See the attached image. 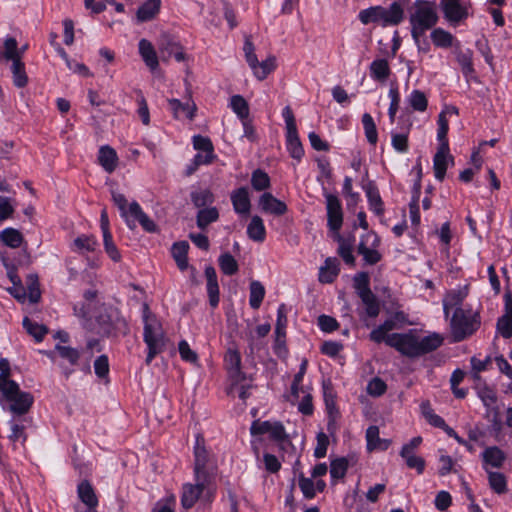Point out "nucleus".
<instances>
[{
  "mask_svg": "<svg viewBox=\"0 0 512 512\" xmlns=\"http://www.w3.org/2000/svg\"><path fill=\"white\" fill-rule=\"evenodd\" d=\"M143 322V340L148 348L146 363L150 364L158 354L164 351L166 337L161 322L150 312L146 304L143 306Z\"/></svg>",
  "mask_w": 512,
  "mask_h": 512,
  "instance_id": "f257e3e1",
  "label": "nucleus"
},
{
  "mask_svg": "<svg viewBox=\"0 0 512 512\" xmlns=\"http://www.w3.org/2000/svg\"><path fill=\"white\" fill-rule=\"evenodd\" d=\"M112 199L130 229H134L136 222H138L145 231L150 233L156 232V224L148 217L136 201L131 202L128 206L125 196L116 192L112 193Z\"/></svg>",
  "mask_w": 512,
  "mask_h": 512,
  "instance_id": "f03ea898",
  "label": "nucleus"
},
{
  "mask_svg": "<svg viewBox=\"0 0 512 512\" xmlns=\"http://www.w3.org/2000/svg\"><path fill=\"white\" fill-rule=\"evenodd\" d=\"M404 9L398 2H393L389 7L373 6L362 10L359 19L363 24L371 22L382 26H395L402 22Z\"/></svg>",
  "mask_w": 512,
  "mask_h": 512,
  "instance_id": "7ed1b4c3",
  "label": "nucleus"
},
{
  "mask_svg": "<svg viewBox=\"0 0 512 512\" xmlns=\"http://www.w3.org/2000/svg\"><path fill=\"white\" fill-rule=\"evenodd\" d=\"M411 25V35L415 43L418 44L420 38L434 27L438 21V15L435 7L428 2H418L414 11L409 17Z\"/></svg>",
  "mask_w": 512,
  "mask_h": 512,
  "instance_id": "20e7f679",
  "label": "nucleus"
},
{
  "mask_svg": "<svg viewBox=\"0 0 512 512\" xmlns=\"http://www.w3.org/2000/svg\"><path fill=\"white\" fill-rule=\"evenodd\" d=\"M0 392L10 402L9 410L13 414L23 415L29 411L33 404V396L20 390L19 385L13 380H6L0 376Z\"/></svg>",
  "mask_w": 512,
  "mask_h": 512,
  "instance_id": "39448f33",
  "label": "nucleus"
},
{
  "mask_svg": "<svg viewBox=\"0 0 512 512\" xmlns=\"http://www.w3.org/2000/svg\"><path fill=\"white\" fill-rule=\"evenodd\" d=\"M213 496L214 488L210 485L208 475L195 474V484L183 485L181 504L185 509H190L200 498L205 502H211Z\"/></svg>",
  "mask_w": 512,
  "mask_h": 512,
  "instance_id": "423d86ee",
  "label": "nucleus"
},
{
  "mask_svg": "<svg viewBox=\"0 0 512 512\" xmlns=\"http://www.w3.org/2000/svg\"><path fill=\"white\" fill-rule=\"evenodd\" d=\"M480 326V318L476 311L470 308H457L451 318V328L454 339L461 341L473 334Z\"/></svg>",
  "mask_w": 512,
  "mask_h": 512,
  "instance_id": "0eeeda50",
  "label": "nucleus"
},
{
  "mask_svg": "<svg viewBox=\"0 0 512 512\" xmlns=\"http://www.w3.org/2000/svg\"><path fill=\"white\" fill-rule=\"evenodd\" d=\"M282 116L286 125V146L292 158L300 160L304 149L298 136L296 120L290 106L283 108Z\"/></svg>",
  "mask_w": 512,
  "mask_h": 512,
  "instance_id": "6e6552de",
  "label": "nucleus"
},
{
  "mask_svg": "<svg viewBox=\"0 0 512 512\" xmlns=\"http://www.w3.org/2000/svg\"><path fill=\"white\" fill-rule=\"evenodd\" d=\"M387 345L395 348L402 355L407 357H419L418 334L416 330H409L406 333H393L387 339Z\"/></svg>",
  "mask_w": 512,
  "mask_h": 512,
  "instance_id": "1a4fd4ad",
  "label": "nucleus"
},
{
  "mask_svg": "<svg viewBox=\"0 0 512 512\" xmlns=\"http://www.w3.org/2000/svg\"><path fill=\"white\" fill-rule=\"evenodd\" d=\"M380 246V238L372 231L364 234L358 244V253L363 257V260L368 265H374L378 263L382 255L378 251Z\"/></svg>",
  "mask_w": 512,
  "mask_h": 512,
  "instance_id": "9d476101",
  "label": "nucleus"
},
{
  "mask_svg": "<svg viewBox=\"0 0 512 512\" xmlns=\"http://www.w3.org/2000/svg\"><path fill=\"white\" fill-rule=\"evenodd\" d=\"M326 210H327V225L334 231L338 232L343 223L342 205L337 196L325 193Z\"/></svg>",
  "mask_w": 512,
  "mask_h": 512,
  "instance_id": "9b49d317",
  "label": "nucleus"
},
{
  "mask_svg": "<svg viewBox=\"0 0 512 512\" xmlns=\"http://www.w3.org/2000/svg\"><path fill=\"white\" fill-rule=\"evenodd\" d=\"M252 435L267 434L275 441H284L287 438L285 429L280 422L254 421L250 428Z\"/></svg>",
  "mask_w": 512,
  "mask_h": 512,
  "instance_id": "f8f14e48",
  "label": "nucleus"
},
{
  "mask_svg": "<svg viewBox=\"0 0 512 512\" xmlns=\"http://www.w3.org/2000/svg\"><path fill=\"white\" fill-rule=\"evenodd\" d=\"M158 49L163 61L174 57L176 61L181 62L186 58L183 47L174 38L166 34L161 36Z\"/></svg>",
  "mask_w": 512,
  "mask_h": 512,
  "instance_id": "ddd939ff",
  "label": "nucleus"
},
{
  "mask_svg": "<svg viewBox=\"0 0 512 512\" xmlns=\"http://www.w3.org/2000/svg\"><path fill=\"white\" fill-rule=\"evenodd\" d=\"M323 397L328 415L327 427L329 431H334L340 414L336 406V395L330 383H323Z\"/></svg>",
  "mask_w": 512,
  "mask_h": 512,
  "instance_id": "4468645a",
  "label": "nucleus"
},
{
  "mask_svg": "<svg viewBox=\"0 0 512 512\" xmlns=\"http://www.w3.org/2000/svg\"><path fill=\"white\" fill-rule=\"evenodd\" d=\"M454 165V157L449 149L438 148L433 158V170L435 178L443 181L449 166Z\"/></svg>",
  "mask_w": 512,
  "mask_h": 512,
  "instance_id": "2eb2a0df",
  "label": "nucleus"
},
{
  "mask_svg": "<svg viewBox=\"0 0 512 512\" xmlns=\"http://www.w3.org/2000/svg\"><path fill=\"white\" fill-rule=\"evenodd\" d=\"M469 288L468 285H464L462 287H458L449 291L444 299H443V310L446 317L449 315L451 310H456L457 308H463L461 305L464 299L468 296Z\"/></svg>",
  "mask_w": 512,
  "mask_h": 512,
  "instance_id": "dca6fc26",
  "label": "nucleus"
},
{
  "mask_svg": "<svg viewBox=\"0 0 512 512\" xmlns=\"http://www.w3.org/2000/svg\"><path fill=\"white\" fill-rule=\"evenodd\" d=\"M443 11L450 23L457 24L467 18L469 5L466 2H444Z\"/></svg>",
  "mask_w": 512,
  "mask_h": 512,
  "instance_id": "f3484780",
  "label": "nucleus"
},
{
  "mask_svg": "<svg viewBox=\"0 0 512 512\" xmlns=\"http://www.w3.org/2000/svg\"><path fill=\"white\" fill-rule=\"evenodd\" d=\"M259 206L263 212L277 216L283 215L287 211L286 204L268 192L261 195L259 199Z\"/></svg>",
  "mask_w": 512,
  "mask_h": 512,
  "instance_id": "a211bd4d",
  "label": "nucleus"
},
{
  "mask_svg": "<svg viewBox=\"0 0 512 512\" xmlns=\"http://www.w3.org/2000/svg\"><path fill=\"white\" fill-rule=\"evenodd\" d=\"M139 54L142 57L146 66L155 71L159 66V60L156 50L152 43L147 39H141L138 44Z\"/></svg>",
  "mask_w": 512,
  "mask_h": 512,
  "instance_id": "6ab92c4d",
  "label": "nucleus"
},
{
  "mask_svg": "<svg viewBox=\"0 0 512 512\" xmlns=\"http://www.w3.org/2000/svg\"><path fill=\"white\" fill-rule=\"evenodd\" d=\"M231 201L236 213L248 215L251 209L250 197L247 188L241 187L231 193Z\"/></svg>",
  "mask_w": 512,
  "mask_h": 512,
  "instance_id": "aec40b11",
  "label": "nucleus"
},
{
  "mask_svg": "<svg viewBox=\"0 0 512 512\" xmlns=\"http://www.w3.org/2000/svg\"><path fill=\"white\" fill-rule=\"evenodd\" d=\"M99 323L107 333H110L112 329H127L125 320L119 317L118 312L113 309H111L106 315H100Z\"/></svg>",
  "mask_w": 512,
  "mask_h": 512,
  "instance_id": "412c9836",
  "label": "nucleus"
},
{
  "mask_svg": "<svg viewBox=\"0 0 512 512\" xmlns=\"http://www.w3.org/2000/svg\"><path fill=\"white\" fill-rule=\"evenodd\" d=\"M205 277L207 280V293L209 297V303L212 307H216L219 303V286L214 267L207 266L205 268Z\"/></svg>",
  "mask_w": 512,
  "mask_h": 512,
  "instance_id": "4be33fe9",
  "label": "nucleus"
},
{
  "mask_svg": "<svg viewBox=\"0 0 512 512\" xmlns=\"http://www.w3.org/2000/svg\"><path fill=\"white\" fill-rule=\"evenodd\" d=\"M446 113H454L457 114L458 111L455 107L447 108L445 111H442L438 116V131H437V140L439 142L438 148L449 149V143L447 139V133L449 129L448 120L446 119Z\"/></svg>",
  "mask_w": 512,
  "mask_h": 512,
  "instance_id": "5701e85b",
  "label": "nucleus"
},
{
  "mask_svg": "<svg viewBox=\"0 0 512 512\" xmlns=\"http://www.w3.org/2000/svg\"><path fill=\"white\" fill-rule=\"evenodd\" d=\"M298 484L304 497L307 499L314 498L317 491L322 492L326 487L323 480L314 482L311 478H307L303 474L299 476Z\"/></svg>",
  "mask_w": 512,
  "mask_h": 512,
  "instance_id": "b1692460",
  "label": "nucleus"
},
{
  "mask_svg": "<svg viewBox=\"0 0 512 512\" xmlns=\"http://www.w3.org/2000/svg\"><path fill=\"white\" fill-rule=\"evenodd\" d=\"M98 161L106 172H114L118 165L116 151L110 146H102L99 149Z\"/></svg>",
  "mask_w": 512,
  "mask_h": 512,
  "instance_id": "393cba45",
  "label": "nucleus"
},
{
  "mask_svg": "<svg viewBox=\"0 0 512 512\" xmlns=\"http://www.w3.org/2000/svg\"><path fill=\"white\" fill-rule=\"evenodd\" d=\"M482 457L486 471H489L488 466L500 468L506 459L505 453L496 446L486 448Z\"/></svg>",
  "mask_w": 512,
  "mask_h": 512,
  "instance_id": "a878e982",
  "label": "nucleus"
},
{
  "mask_svg": "<svg viewBox=\"0 0 512 512\" xmlns=\"http://www.w3.org/2000/svg\"><path fill=\"white\" fill-rule=\"evenodd\" d=\"M339 273V262L336 258H327L319 269V281L332 283Z\"/></svg>",
  "mask_w": 512,
  "mask_h": 512,
  "instance_id": "bb28decb",
  "label": "nucleus"
},
{
  "mask_svg": "<svg viewBox=\"0 0 512 512\" xmlns=\"http://www.w3.org/2000/svg\"><path fill=\"white\" fill-rule=\"evenodd\" d=\"M443 340V337L438 333H431L428 336L422 338L418 336L419 356L436 350L442 345Z\"/></svg>",
  "mask_w": 512,
  "mask_h": 512,
  "instance_id": "cd10ccee",
  "label": "nucleus"
},
{
  "mask_svg": "<svg viewBox=\"0 0 512 512\" xmlns=\"http://www.w3.org/2000/svg\"><path fill=\"white\" fill-rule=\"evenodd\" d=\"M394 329H400L398 325L394 322L392 317L385 320L383 324L375 328L370 333V339L376 343L385 342L387 344V339L391 334L390 331Z\"/></svg>",
  "mask_w": 512,
  "mask_h": 512,
  "instance_id": "c85d7f7f",
  "label": "nucleus"
},
{
  "mask_svg": "<svg viewBox=\"0 0 512 512\" xmlns=\"http://www.w3.org/2000/svg\"><path fill=\"white\" fill-rule=\"evenodd\" d=\"M253 71L254 76L262 81L266 79V77L275 70L276 68V58L274 56H269L267 59L259 62L258 59L255 62L254 66H249Z\"/></svg>",
  "mask_w": 512,
  "mask_h": 512,
  "instance_id": "c756f323",
  "label": "nucleus"
},
{
  "mask_svg": "<svg viewBox=\"0 0 512 512\" xmlns=\"http://www.w3.org/2000/svg\"><path fill=\"white\" fill-rule=\"evenodd\" d=\"M364 191L368 198L370 210L378 216L382 215L384 212L383 202L377 187L373 183H369L364 186Z\"/></svg>",
  "mask_w": 512,
  "mask_h": 512,
  "instance_id": "7c9ffc66",
  "label": "nucleus"
},
{
  "mask_svg": "<svg viewBox=\"0 0 512 512\" xmlns=\"http://www.w3.org/2000/svg\"><path fill=\"white\" fill-rule=\"evenodd\" d=\"M78 497L80 500L89 508L94 509L98 505V499L92 488L91 484L88 481H82L78 485Z\"/></svg>",
  "mask_w": 512,
  "mask_h": 512,
  "instance_id": "2f4dec72",
  "label": "nucleus"
},
{
  "mask_svg": "<svg viewBox=\"0 0 512 512\" xmlns=\"http://www.w3.org/2000/svg\"><path fill=\"white\" fill-rule=\"evenodd\" d=\"M169 105L175 118L193 119L196 105L193 102L181 103L178 99H170Z\"/></svg>",
  "mask_w": 512,
  "mask_h": 512,
  "instance_id": "473e14b6",
  "label": "nucleus"
},
{
  "mask_svg": "<svg viewBox=\"0 0 512 512\" xmlns=\"http://www.w3.org/2000/svg\"><path fill=\"white\" fill-rule=\"evenodd\" d=\"M248 237L255 242H263L266 238V229L263 220L255 215L251 218L247 227Z\"/></svg>",
  "mask_w": 512,
  "mask_h": 512,
  "instance_id": "72a5a7b5",
  "label": "nucleus"
},
{
  "mask_svg": "<svg viewBox=\"0 0 512 512\" xmlns=\"http://www.w3.org/2000/svg\"><path fill=\"white\" fill-rule=\"evenodd\" d=\"M160 11V2H143L136 11V20L146 22L152 20Z\"/></svg>",
  "mask_w": 512,
  "mask_h": 512,
  "instance_id": "f704fd0d",
  "label": "nucleus"
},
{
  "mask_svg": "<svg viewBox=\"0 0 512 512\" xmlns=\"http://www.w3.org/2000/svg\"><path fill=\"white\" fill-rule=\"evenodd\" d=\"M225 365L232 377H237L241 372V356L237 349L229 348L225 354Z\"/></svg>",
  "mask_w": 512,
  "mask_h": 512,
  "instance_id": "c9c22d12",
  "label": "nucleus"
},
{
  "mask_svg": "<svg viewBox=\"0 0 512 512\" xmlns=\"http://www.w3.org/2000/svg\"><path fill=\"white\" fill-rule=\"evenodd\" d=\"M97 244V240L94 236L83 234L74 239L72 249L77 253L84 254L93 252Z\"/></svg>",
  "mask_w": 512,
  "mask_h": 512,
  "instance_id": "e433bc0d",
  "label": "nucleus"
},
{
  "mask_svg": "<svg viewBox=\"0 0 512 512\" xmlns=\"http://www.w3.org/2000/svg\"><path fill=\"white\" fill-rule=\"evenodd\" d=\"M189 245L187 242L174 243L171 249L172 256L180 270H185L188 267L187 253Z\"/></svg>",
  "mask_w": 512,
  "mask_h": 512,
  "instance_id": "4c0bfd02",
  "label": "nucleus"
},
{
  "mask_svg": "<svg viewBox=\"0 0 512 512\" xmlns=\"http://www.w3.org/2000/svg\"><path fill=\"white\" fill-rule=\"evenodd\" d=\"M201 441H203V439H200L199 437H197L196 445H195V449H194L195 474L200 475V476L207 475L205 467H206V463L208 460L207 452H206L204 446H202Z\"/></svg>",
  "mask_w": 512,
  "mask_h": 512,
  "instance_id": "58836bf2",
  "label": "nucleus"
},
{
  "mask_svg": "<svg viewBox=\"0 0 512 512\" xmlns=\"http://www.w3.org/2000/svg\"><path fill=\"white\" fill-rule=\"evenodd\" d=\"M505 308V314L497 320L496 329L498 334L508 339L512 337V308H509V304Z\"/></svg>",
  "mask_w": 512,
  "mask_h": 512,
  "instance_id": "ea45409f",
  "label": "nucleus"
},
{
  "mask_svg": "<svg viewBox=\"0 0 512 512\" xmlns=\"http://www.w3.org/2000/svg\"><path fill=\"white\" fill-rule=\"evenodd\" d=\"M360 298L365 305V311L368 316L376 317L380 312L379 304L369 287H364L360 293Z\"/></svg>",
  "mask_w": 512,
  "mask_h": 512,
  "instance_id": "a19ab883",
  "label": "nucleus"
},
{
  "mask_svg": "<svg viewBox=\"0 0 512 512\" xmlns=\"http://www.w3.org/2000/svg\"><path fill=\"white\" fill-rule=\"evenodd\" d=\"M370 75L377 81H385L390 75V67L386 59H376L370 64Z\"/></svg>",
  "mask_w": 512,
  "mask_h": 512,
  "instance_id": "79ce46f5",
  "label": "nucleus"
},
{
  "mask_svg": "<svg viewBox=\"0 0 512 512\" xmlns=\"http://www.w3.org/2000/svg\"><path fill=\"white\" fill-rule=\"evenodd\" d=\"M430 37L433 44L440 48H450L454 42V36L442 28L434 29Z\"/></svg>",
  "mask_w": 512,
  "mask_h": 512,
  "instance_id": "37998d69",
  "label": "nucleus"
},
{
  "mask_svg": "<svg viewBox=\"0 0 512 512\" xmlns=\"http://www.w3.org/2000/svg\"><path fill=\"white\" fill-rule=\"evenodd\" d=\"M11 72H12L13 83L16 87L23 88L27 85L28 77L25 72V64L23 63V61L21 59L12 62Z\"/></svg>",
  "mask_w": 512,
  "mask_h": 512,
  "instance_id": "c03bdc74",
  "label": "nucleus"
},
{
  "mask_svg": "<svg viewBox=\"0 0 512 512\" xmlns=\"http://www.w3.org/2000/svg\"><path fill=\"white\" fill-rule=\"evenodd\" d=\"M366 440L368 450L386 449L388 443L379 437V428L377 426H369L366 430Z\"/></svg>",
  "mask_w": 512,
  "mask_h": 512,
  "instance_id": "a18cd8bd",
  "label": "nucleus"
},
{
  "mask_svg": "<svg viewBox=\"0 0 512 512\" xmlns=\"http://www.w3.org/2000/svg\"><path fill=\"white\" fill-rule=\"evenodd\" d=\"M265 288L261 282L253 280L250 283L249 304L253 309H258L264 299Z\"/></svg>",
  "mask_w": 512,
  "mask_h": 512,
  "instance_id": "49530a36",
  "label": "nucleus"
},
{
  "mask_svg": "<svg viewBox=\"0 0 512 512\" xmlns=\"http://www.w3.org/2000/svg\"><path fill=\"white\" fill-rule=\"evenodd\" d=\"M409 106L418 112H424L428 106V100L424 92L420 90H413L407 97Z\"/></svg>",
  "mask_w": 512,
  "mask_h": 512,
  "instance_id": "de8ad7c7",
  "label": "nucleus"
},
{
  "mask_svg": "<svg viewBox=\"0 0 512 512\" xmlns=\"http://www.w3.org/2000/svg\"><path fill=\"white\" fill-rule=\"evenodd\" d=\"M1 57L6 61H17L21 59V53L18 49V43L15 38L7 37L4 41V51Z\"/></svg>",
  "mask_w": 512,
  "mask_h": 512,
  "instance_id": "09e8293b",
  "label": "nucleus"
},
{
  "mask_svg": "<svg viewBox=\"0 0 512 512\" xmlns=\"http://www.w3.org/2000/svg\"><path fill=\"white\" fill-rule=\"evenodd\" d=\"M0 239L5 245L11 248H18L23 242L22 234L13 228H7L3 230L0 233Z\"/></svg>",
  "mask_w": 512,
  "mask_h": 512,
  "instance_id": "8fccbe9b",
  "label": "nucleus"
},
{
  "mask_svg": "<svg viewBox=\"0 0 512 512\" xmlns=\"http://www.w3.org/2000/svg\"><path fill=\"white\" fill-rule=\"evenodd\" d=\"M230 107L237 116L246 120L249 116V106L247 101L241 95H234L230 99Z\"/></svg>",
  "mask_w": 512,
  "mask_h": 512,
  "instance_id": "3c124183",
  "label": "nucleus"
},
{
  "mask_svg": "<svg viewBox=\"0 0 512 512\" xmlns=\"http://www.w3.org/2000/svg\"><path fill=\"white\" fill-rule=\"evenodd\" d=\"M362 124L365 131L367 141L375 145L378 141V133L375 122L369 113H364L362 116Z\"/></svg>",
  "mask_w": 512,
  "mask_h": 512,
  "instance_id": "603ef678",
  "label": "nucleus"
},
{
  "mask_svg": "<svg viewBox=\"0 0 512 512\" xmlns=\"http://www.w3.org/2000/svg\"><path fill=\"white\" fill-rule=\"evenodd\" d=\"M219 217L218 210L215 207L201 209L197 214V225L204 229L210 223L216 221Z\"/></svg>",
  "mask_w": 512,
  "mask_h": 512,
  "instance_id": "864d4df0",
  "label": "nucleus"
},
{
  "mask_svg": "<svg viewBox=\"0 0 512 512\" xmlns=\"http://www.w3.org/2000/svg\"><path fill=\"white\" fill-rule=\"evenodd\" d=\"M218 262L221 271L226 275H234L238 271V263L229 253L220 255Z\"/></svg>",
  "mask_w": 512,
  "mask_h": 512,
  "instance_id": "5fc2aeb1",
  "label": "nucleus"
},
{
  "mask_svg": "<svg viewBox=\"0 0 512 512\" xmlns=\"http://www.w3.org/2000/svg\"><path fill=\"white\" fill-rule=\"evenodd\" d=\"M487 473L491 489H493L498 494L504 493L507 489V481L505 476L500 472L487 471Z\"/></svg>",
  "mask_w": 512,
  "mask_h": 512,
  "instance_id": "6e6d98bb",
  "label": "nucleus"
},
{
  "mask_svg": "<svg viewBox=\"0 0 512 512\" xmlns=\"http://www.w3.org/2000/svg\"><path fill=\"white\" fill-rule=\"evenodd\" d=\"M421 413L424 418L433 426L439 428L444 426V419L434 413L429 401H424L420 405Z\"/></svg>",
  "mask_w": 512,
  "mask_h": 512,
  "instance_id": "4d7b16f0",
  "label": "nucleus"
},
{
  "mask_svg": "<svg viewBox=\"0 0 512 512\" xmlns=\"http://www.w3.org/2000/svg\"><path fill=\"white\" fill-rule=\"evenodd\" d=\"M23 326L27 330V332L35 338L37 342L42 341V339L47 333V329L45 326L32 322L27 317L24 318L23 320Z\"/></svg>",
  "mask_w": 512,
  "mask_h": 512,
  "instance_id": "13d9d810",
  "label": "nucleus"
},
{
  "mask_svg": "<svg viewBox=\"0 0 512 512\" xmlns=\"http://www.w3.org/2000/svg\"><path fill=\"white\" fill-rule=\"evenodd\" d=\"M251 184L255 190L262 191L270 186V178L266 172L257 169L252 173Z\"/></svg>",
  "mask_w": 512,
  "mask_h": 512,
  "instance_id": "bf43d9fd",
  "label": "nucleus"
},
{
  "mask_svg": "<svg viewBox=\"0 0 512 512\" xmlns=\"http://www.w3.org/2000/svg\"><path fill=\"white\" fill-rule=\"evenodd\" d=\"M301 392L298 409L304 415H311L313 413L312 395L307 387H301Z\"/></svg>",
  "mask_w": 512,
  "mask_h": 512,
  "instance_id": "052dcab7",
  "label": "nucleus"
},
{
  "mask_svg": "<svg viewBox=\"0 0 512 512\" xmlns=\"http://www.w3.org/2000/svg\"><path fill=\"white\" fill-rule=\"evenodd\" d=\"M192 202L196 207H203L214 201L212 192L208 189H202L191 194Z\"/></svg>",
  "mask_w": 512,
  "mask_h": 512,
  "instance_id": "680f3d73",
  "label": "nucleus"
},
{
  "mask_svg": "<svg viewBox=\"0 0 512 512\" xmlns=\"http://www.w3.org/2000/svg\"><path fill=\"white\" fill-rule=\"evenodd\" d=\"M486 418L495 430L499 431L502 429L503 422L501 419L500 407L497 403L493 404V406L486 407Z\"/></svg>",
  "mask_w": 512,
  "mask_h": 512,
  "instance_id": "e2e57ef3",
  "label": "nucleus"
},
{
  "mask_svg": "<svg viewBox=\"0 0 512 512\" xmlns=\"http://www.w3.org/2000/svg\"><path fill=\"white\" fill-rule=\"evenodd\" d=\"M392 147L399 153H406L408 151V132L407 133H392L391 135Z\"/></svg>",
  "mask_w": 512,
  "mask_h": 512,
  "instance_id": "0e129e2a",
  "label": "nucleus"
},
{
  "mask_svg": "<svg viewBox=\"0 0 512 512\" xmlns=\"http://www.w3.org/2000/svg\"><path fill=\"white\" fill-rule=\"evenodd\" d=\"M55 350L60 357L67 360L71 365H75L78 362L79 352L76 349L69 346L56 345Z\"/></svg>",
  "mask_w": 512,
  "mask_h": 512,
  "instance_id": "69168bd1",
  "label": "nucleus"
},
{
  "mask_svg": "<svg viewBox=\"0 0 512 512\" xmlns=\"http://www.w3.org/2000/svg\"><path fill=\"white\" fill-rule=\"evenodd\" d=\"M348 468V462L344 458L336 459L331 462L330 474L334 479L343 478Z\"/></svg>",
  "mask_w": 512,
  "mask_h": 512,
  "instance_id": "338daca9",
  "label": "nucleus"
},
{
  "mask_svg": "<svg viewBox=\"0 0 512 512\" xmlns=\"http://www.w3.org/2000/svg\"><path fill=\"white\" fill-rule=\"evenodd\" d=\"M477 394L485 407L493 406L497 402L495 391L487 386L478 388Z\"/></svg>",
  "mask_w": 512,
  "mask_h": 512,
  "instance_id": "774afa93",
  "label": "nucleus"
}]
</instances>
